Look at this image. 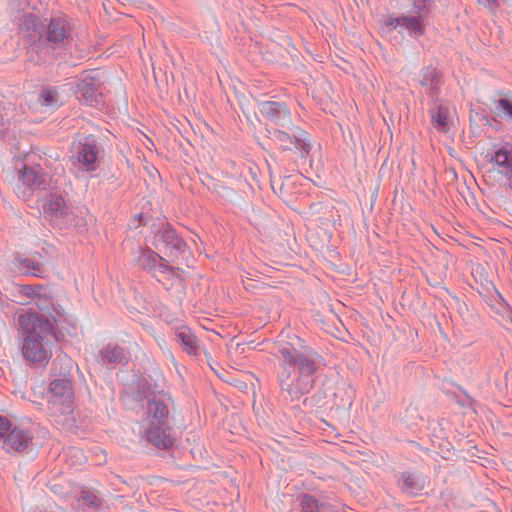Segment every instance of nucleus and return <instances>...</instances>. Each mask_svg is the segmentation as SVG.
Instances as JSON below:
<instances>
[{
  "mask_svg": "<svg viewBox=\"0 0 512 512\" xmlns=\"http://www.w3.org/2000/svg\"><path fill=\"white\" fill-rule=\"evenodd\" d=\"M273 355L278 361L276 381L280 396L291 403L310 392L319 369L325 365L322 356L297 335L277 342Z\"/></svg>",
  "mask_w": 512,
  "mask_h": 512,
  "instance_id": "obj_1",
  "label": "nucleus"
},
{
  "mask_svg": "<svg viewBox=\"0 0 512 512\" xmlns=\"http://www.w3.org/2000/svg\"><path fill=\"white\" fill-rule=\"evenodd\" d=\"M65 316H49L32 309L18 315L19 339L23 358L34 365L47 364L52 347L63 337L59 323Z\"/></svg>",
  "mask_w": 512,
  "mask_h": 512,
  "instance_id": "obj_2",
  "label": "nucleus"
},
{
  "mask_svg": "<svg viewBox=\"0 0 512 512\" xmlns=\"http://www.w3.org/2000/svg\"><path fill=\"white\" fill-rule=\"evenodd\" d=\"M172 404L173 400L168 394L153 395L147 401L149 426L145 430L146 439L158 449L167 450L175 442L173 418L170 416Z\"/></svg>",
  "mask_w": 512,
  "mask_h": 512,
  "instance_id": "obj_3",
  "label": "nucleus"
},
{
  "mask_svg": "<svg viewBox=\"0 0 512 512\" xmlns=\"http://www.w3.org/2000/svg\"><path fill=\"white\" fill-rule=\"evenodd\" d=\"M291 133L278 128L266 129L268 137L279 144L283 153H292L291 157L284 155L282 162H287L286 172L298 171V160H306L312 145L310 135L298 126H290Z\"/></svg>",
  "mask_w": 512,
  "mask_h": 512,
  "instance_id": "obj_4",
  "label": "nucleus"
},
{
  "mask_svg": "<svg viewBox=\"0 0 512 512\" xmlns=\"http://www.w3.org/2000/svg\"><path fill=\"white\" fill-rule=\"evenodd\" d=\"M58 362L65 366V371H60L59 376L50 381L48 388L50 394L49 403L58 405L61 414H68L72 412L74 403L72 379L67 375L72 366V361L67 355L58 356L52 362V369L54 371H56Z\"/></svg>",
  "mask_w": 512,
  "mask_h": 512,
  "instance_id": "obj_5",
  "label": "nucleus"
},
{
  "mask_svg": "<svg viewBox=\"0 0 512 512\" xmlns=\"http://www.w3.org/2000/svg\"><path fill=\"white\" fill-rule=\"evenodd\" d=\"M103 154L100 137L94 134L79 135L74 141L71 162L83 172H93L99 167Z\"/></svg>",
  "mask_w": 512,
  "mask_h": 512,
  "instance_id": "obj_6",
  "label": "nucleus"
},
{
  "mask_svg": "<svg viewBox=\"0 0 512 512\" xmlns=\"http://www.w3.org/2000/svg\"><path fill=\"white\" fill-rule=\"evenodd\" d=\"M152 236V245L169 257L183 255L188 246L177 234L172 225L165 219L156 218L149 225Z\"/></svg>",
  "mask_w": 512,
  "mask_h": 512,
  "instance_id": "obj_7",
  "label": "nucleus"
},
{
  "mask_svg": "<svg viewBox=\"0 0 512 512\" xmlns=\"http://www.w3.org/2000/svg\"><path fill=\"white\" fill-rule=\"evenodd\" d=\"M19 292L23 296L34 300L37 310L35 313H42L49 316H65V309L59 304L51 290L42 285H19Z\"/></svg>",
  "mask_w": 512,
  "mask_h": 512,
  "instance_id": "obj_8",
  "label": "nucleus"
},
{
  "mask_svg": "<svg viewBox=\"0 0 512 512\" xmlns=\"http://www.w3.org/2000/svg\"><path fill=\"white\" fill-rule=\"evenodd\" d=\"M261 116L277 127L290 128L293 120L289 106L283 101H257Z\"/></svg>",
  "mask_w": 512,
  "mask_h": 512,
  "instance_id": "obj_9",
  "label": "nucleus"
},
{
  "mask_svg": "<svg viewBox=\"0 0 512 512\" xmlns=\"http://www.w3.org/2000/svg\"><path fill=\"white\" fill-rule=\"evenodd\" d=\"M71 39V27L64 16H53L45 25L42 41L53 49L63 47Z\"/></svg>",
  "mask_w": 512,
  "mask_h": 512,
  "instance_id": "obj_10",
  "label": "nucleus"
},
{
  "mask_svg": "<svg viewBox=\"0 0 512 512\" xmlns=\"http://www.w3.org/2000/svg\"><path fill=\"white\" fill-rule=\"evenodd\" d=\"M100 81L86 72L85 76L79 78L75 85L74 93L82 102L91 107H98L103 104V94L99 91Z\"/></svg>",
  "mask_w": 512,
  "mask_h": 512,
  "instance_id": "obj_11",
  "label": "nucleus"
},
{
  "mask_svg": "<svg viewBox=\"0 0 512 512\" xmlns=\"http://www.w3.org/2000/svg\"><path fill=\"white\" fill-rule=\"evenodd\" d=\"M33 438L34 435L30 430L14 424L10 433L4 438L2 448L7 452L23 453L30 448Z\"/></svg>",
  "mask_w": 512,
  "mask_h": 512,
  "instance_id": "obj_12",
  "label": "nucleus"
},
{
  "mask_svg": "<svg viewBox=\"0 0 512 512\" xmlns=\"http://www.w3.org/2000/svg\"><path fill=\"white\" fill-rule=\"evenodd\" d=\"M419 84L425 88V93L435 105L439 101L440 88L443 84L441 72L432 65L422 68Z\"/></svg>",
  "mask_w": 512,
  "mask_h": 512,
  "instance_id": "obj_13",
  "label": "nucleus"
},
{
  "mask_svg": "<svg viewBox=\"0 0 512 512\" xmlns=\"http://www.w3.org/2000/svg\"><path fill=\"white\" fill-rule=\"evenodd\" d=\"M426 483L427 478L417 471H404L397 480V486L400 491L409 497L421 495Z\"/></svg>",
  "mask_w": 512,
  "mask_h": 512,
  "instance_id": "obj_14",
  "label": "nucleus"
},
{
  "mask_svg": "<svg viewBox=\"0 0 512 512\" xmlns=\"http://www.w3.org/2000/svg\"><path fill=\"white\" fill-rule=\"evenodd\" d=\"M423 21L424 19L418 16H389L383 21V28H386L388 31H392L393 29L400 25L408 29L410 35H412L415 38H418L425 34V26Z\"/></svg>",
  "mask_w": 512,
  "mask_h": 512,
  "instance_id": "obj_15",
  "label": "nucleus"
},
{
  "mask_svg": "<svg viewBox=\"0 0 512 512\" xmlns=\"http://www.w3.org/2000/svg\"><path fill=\"white\" fill-rule=\"evenodd\" d=\"M128 361V353L117 343H108L104 345L98 354V363L109 369L117 365H124Z\"/></svg>",
  "mask_w": 512,
  "mask_h": 512,
  "instance_id": "obj_16",
  "label": "nucleus"
},
{
  "mask_svg": "<svg viewBox=\"0 0 512 512\" xmlns=\"http://www.w3.org/2000/svg\"><path fill=\"white\" fill-rule=\"evenodd\" d=\"M138 262L142 269L150 272L153 276L157 273L165 274L172 271V268L168 265V261L150 248L142 252Z\"/></svg>",
  "mask_w": 512,
  "mask_h": 512,
  "instance_id": "obj_17",
  "label": "nucleus"
},
{
  "mask_svg": "<svg viewBox=\"0 0 512 512\" xmlns=\"http://www.w3.org/2000/svg\"><path fill=\"white\" fill-rule=\"evenodd\" d=\"M13 264L15 268L23 275L33 277H44L46 267L43 263L32 258L25 257L22 253L16 252L13 255Z\"/></svg>",
  "mask_w": 512,
  "mask_h": 512,
  "instance_id": "obj_18",
  "label": "nucleus"
},
{
  "mask_svg": "<svg viewBox=\"0 0 512 512\" xmlns=\"http://www.w3.org/2000/svg\"><path fill=\"white\" fill-rule=\"evenodd\" d=\"M46 174L38 165L34 167L23 164V168L19 171L18 180L30 189L44 188Z\"/></svg>",
  "mask_w": 512,
  "mask_h": 512,
  "instance_id": "obj_19",
  "label": "nucleus"
},
{
  "mask_svg": "<svg viewBox=\"0 0 512 512\" xmlns=\"http://www.w3.org/2000/svg\"><path fill=\"white\" fill-rule=\"evenodd\" d=\"M21 31L28 32V36L34 42L36 39L42 41L45 25L41 19L33 13L24 14L19 25Z\"/></svg>",
  "mask_w": 512,
  "mask_h": 512,
  "instance_id": "obj_20",
  "label": "nucleus"
},
{
  "mask_svg": "<svg viewBox=\"0 0 512 512\" xmlns=\"http://www.w3.org/2000/svg\"><path fill=\"white\" fill-rule=\"evenodd\" d=\"M175 338L182 350L189 355H198L199 345L197 337L192 333L191 329L186 326H181L175 331Z\"/></svg>",
  "mask_w": 512,
  "mask_h": 512,
  "instance_id": "obj_21",
  "label": "nucleus"
},
{
  "mask_svg": "<svg viewBox=\"0 0 512 512\" xmlns=\"http://www.w3.org/2000/svg\"><path fill=\"white\" fill-rule=\"evenodd\" d=\"M432 126L442 133H447L450 130L449 123V110L447 107L439 104L429 110Z\"/></svg>",
  "mask_w": 512,
  "mask_h": 512,
  "instance_id": "obj_22",
  "label": "nucleus"
},
{
  "mask_svg": "<svg viewBox=\"0 0 512 512\" xmlns=\"http://www.w3.org/2000/svg\"><path fill=\"white\" fill-rule=\"evenodd\" d=\"M58 230L84 234L87 231V221L84 216L72 210Z\"/></svg>",
  "mask_w": 512,
  "mask_h": 512,
  "instance_id": "obj_23",
  "label": "nucleus"
},
{
  "mask_svg": "<svg viewBox=\"0 0 512 512\" xmlns=\"http://www.w3.org/2000/svg\"><path fill=\"white\" fill-rule=\"evenodd\" d=\"M491 162L501 168L500 173L507 177L512 172V150L502 146L494 152Z\"/></svg>",
  "mask_w": 512,
  "mask_h": 512,
  "instance_id": "obj_24",
  "label": "nucleus"
},
{
  "mask_svg": "<svg viewBox=\"0 0 512 512\" xmlns=\"http://www.w3.org/2000/svg\"><path fill=\"white\" fill-rule=\"evenodd\" d=\"M65 202V198L61 194L56 192L50 193L42 204L44 218L47 220L51 215H54V213L62 211L64 209Z\"/></svg>",
  "mask_w": 512,
  "mask_h": 512,
  "instance_id": "obj_25",
  "label": "nucleus"
},
{
  "mask_svg": "<svg viewBox=\"0 0 512 512\" xmlns=\"http://www.w3.org/2000/svg\"><path fill=\"white\" fill-rule=\"evenodd\" d=\"M301 512H328V504L319 502L309 493L301 494L298 497Z\"/></svg>",
  "mask_w": 512,
  "mask_h": 512,
  "instance_id": "obj_26",
  "label": "nucleus"
},
{
  "mask_svg": "<svg viewBox=\"0 0 512 512\" xmlns=\"http://www.w3.org/2000/svg\"><path fill=\"white\" fill-rule=\"evenodd\" d=\"M327 398V391L324 388V385L320 386L316 391H314L311 395L306 396L302 404L304 408L314 410L318 408L324 407Z\"/></svg>",
  "mask_w": 512,
  "mask_h": 512,
  "instance_id": "obj_27",
  "label": "nucleus"
},
{
  "mask_svg": "<svg viewBox=\"0 0 512 512\" xmlns=\"http://www.w3.org/2000/svg\"><path fill=\"white\" fill-rule=\"evenodd\" d=\"M11 115L3 103H0V139H7L11 133Z\"/></svg>",
  "mask_w": 512,
  "mask_h": 512,
  "instance_id": "obj_28",
  "label": "nucleus"
},
{
  "mask_svg": "<svg viewBox=\"0 0 512 512\" xmlns=\"http://www.w3.org/2000/svg\"><path fill=\"white\" fill-rule=\"evenodd\" d=\"M59 93L55 87L45 88L39 94V101L44 106L55 107L59 105Z\"/></svg>",
  "mask_w": 512,
  "mask_h": 512,
  "instance_id": "obj_29",
  "label": "nucleus"
},
{
  "mask_svg": "<svg viewBox=\"0 0 512 512\" xmlns=\"http://www.w3.org/2000/svg\"><path fill=\"white\" fill-rule=\"evenodd\" d=\"M495 110L499 116L512 118V99L500 98L494 100Z\"/></svg>",
  "mask_w": 512,
  "mask_h": 512,
  "instance_id": "obj_30",
  "label": "nucleus"
},
{
  "mask_svg": "<svg viewBox=\"0 0 512 512\" xmlns=\"http://www.w3.org/2000/svg\"><path fill=\"white\" fill-rule=\"evenodd\" d=\"M71 211L72 209H70V207L67 205V202H65L64 209L59 213H54V215H51V217L47 220L53 228L59 229Z\"/></svg>",
  "mask_w": 512,
  "mask_h": 512,
  "instance_id": "obj_31",
  "label": "nucleus"
},
{
  "mask_svg": "<svg viewBox=\"0 0 512 512\" xmlns=\"http://www.w3.org/2000/svg\"><path fill=\"white\" fill-rule=\"evenodd\" d=\"M338 389H342L345 393V396L341 397L340 401L336 402V405L340 407L351 406L355 394L353 387L348 383H342V387H339Z\"/></svg>",
  "mask_w": 512,
  "mask_h": 512,
  "instance_id": "obj_32",
  "label": "nucleus"
},
{
  "mask_svg": "<svg viewBox=\"0 0 512 512\" xmlns=\"http://www.w3.org/2000/svg\"><path fill=\"white\" fill-rule=\"evenodd\" d=\"M431 4V0H414L413 11L417 14L416 16L425 19L429 14Z\"/></svg>",
  "mask_w": 512,
  "mask_h": 512,
  "instance_id": "obj_33",
  "label": "nucleus"
},
{
  "mask_svg": "<svg viewBox=\"0 0 512 512\" xmlns=\"http://www.w3.org/2000/svg\"><path fill=\"white\" fill-rule=\"evenodd\" d=\"M286 168H287V164L284 167V172L280 174L278 180H276L275 177L273 176V174L270 173V185H271L272 190L276 194H280V195L283 194V187H284V185H283V182H281L280 180L282 178H288L289 177L287 175L288 172H286Z\"/></svg>",
  "mask_w": 512,
  "mask_h": 512,
  "instance_id": "obj_34",
  "label": "nucleus"
},
{
  "mask_svg": "<svg viewBox=\"0 0 512 512\" xmlns=\"http://www.w3.org/2000/svg\"><path fill=\"white\" fill-rule=\"evenodd\" d=\"M14 424L9 421L6 417L0 416V440H4L7 437Z\"/></svg>",
  "mask_w": 512,
  "mask_h": 512,
  "instance_id": "obj_35",
  "label": "nucleus"
},
{
  "mask_svg": "<svg viewBox=\"0 0 512 512\" xmlns=\"http://www.w3.org/2000/svg\"><path fill=\"white\" fill-rule=\"evenodd\" d=\"M82 500L84 504H86L89 507H99L100 506V499L95 496L94 494H91L89 492H83L82 493Z\"/></svg>",
  "mask_w": 512,
  "mask_h": 512,
  "instance_id": "obj_36",
  "label": "nucleus"
},
{
  "mask_svg": "<svg viewBox=\"0 0 512 512\" xmlns=\"http://www.w3.org/2000/svg\"><path fill=\"white\" fill-rule=\"evenodd\" d=\"M483 4L489 7L491 10L498 7L499 5L498 0H484Z\"/></svg>",
  "mask_w": 512,
  "mask_h": 512,
  "instance_id": "obj_37",
  "label": "nucleus"
},
{
  "mask_svg": "<svg viewBox=\"0 0 512 512\" xmlns=\"http://www.w3.org/2000/svg\"><path fill=\"white\" fill-rule=\"evenodd\" d=\"M409 412H415L416 413V416L413 417L414 420H416L418 418L421 419V417L417 413V407L413 406L412 404H409L408 407L406 408V413H409Z\"/></svg>",
  "mask_w": 512,
  "mask_h": 512,
  "instance_id": "obj_38",
  "label": "nucleus"
},
{
  "mask_svg": "<svg viewBox=\"0 0 512 512\" xmlns=\"http://www.w3.org/2000/svg\"><path fill=\"white\" fill-rule=\"evenodd\" d=\"M67 454L77 456V454H82V452H81V450L76 449V448H69L67 450Z\"/></svg>",
  "mask_w": 512,
  "mask_h": 512,
  "instance_id": "obj_39",
  "label": "nucleus"
},
{
  "mask_svg": "<svg viewBox=\"0 0 512 512\" xmlns=\"http://www.w3.org/2000/svg\"><path fill=\"white\" fill-rule=\"evenodd\" d=\"M136 220H138V221L140 222V224H143V225H146V224H147V222H146V221H144V217H143V215H142L141 213H140V214L135 215V217H134V221H136Z\"/></svg>",
  "mask_w": 512,
  "mask_h": 512,
  "instance_id": "obj_40",
  "label": "nucleus"
},
{
  "mask_svg": "<svg viewBox=\"0 0 512 512\" xmlns=\"http://www.w3.org/2000/svg\"><path fill=\"white\" fill-rule=\"evenodd\" d=\"M334 398H335V399H337V398H338V393H337V392H335V393H334Z\"/></svg>",
  "mask_w": 512,
  "mask_h": 512,
  "instance_id": "obj_41",
  "label": "nucleus"
}]
</instances>
